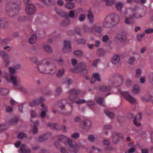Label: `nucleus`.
Wrapping results in <instances>:
<instances>
[{
    "instance_id": "9b49d317",
    "label": "nucleus",
    "mask_w": 153,
    "mask_h": 153,
    "mask_svg": "<svg viewBox=\"0 0 153 153\" xmlns=\"http://www.w3.org/2000/svg\"><path fill=\"white\" fill-rule=\"evenodd\" d=\"M0 55L3 59L5 63H6V66H7L9 63V61L8 60V56L7 54L4 51H1L0 52Z\"/></svg>"
},
{
    "instance_id": "6e6d98bb",
    "label": "nucleus",
    "mask_w": 153,
    "mask_h": 153,
    "mask_svg": "<svg viewBox=\"0 0 153 153\" xmlns=\"http://www.w3.org/2000/svg\"><path fill=\"white\" fill-rule=\"evenodd\" d=\"M44 48L46 51H47L48 52H50L52 51V49L49 46H45L44 47Z\"/></svg>"
},
{
    "instance_id": "f8f14e48",
    "label": "nucleus",
    "mask_w": 153,
    "mask_h": 153,
    "mask_svg": "<svg viewBox=\"0 0 153 153\" xmlns=\"http://www.w3.org/2000/svg\"><path fill=\"white\" fill-rule=\"evenodd\" d=\"M83 127L86 129H89L92 127V123L91 122L88 120H83Z\"/></svg>"
},
{
    "instance_id": "aec40b11",
    "label": "nucleus",
    "mask_w": 153,
    "mask_h": 153,
    "mask_svg": "<svg viewBox=\"0 0 153 153\" xmlns=\"http://www.w3.org/2000/svg\"><path fill=\"white\" fill-rule=\"evenodd\" d=\"M41 106L42 108V112L40 114V116L42 117H45L46 113L48 112L47 108L43 103L41 104Z\"/></svg>"
},
{
    "instance_id": "37998d69",
    "label": "nucleus",
    "mask_w": 153,
    "mask_h": 153,
    "mask_svg": "<svg viewBox=\"0 0 153 153\" xmlns=\"http://www.w3.org/2000/svg\"><path fill=\"white\" fill-rule=\"evenodd\" d=\"M135 60V58L134 56L130 57L128 60V63L130 65H133Z\"/></svg>"
},
{
    "instance_id": "a18cd8bd",
    "label": "nucleus",
    "mask_w": 153,
    "mask_h": 153,
    "mask_svg": "<svg viewBox=\"0 0 153 153\" xmlns=\"http://www.w3.org/2000/svg\"><path fill=\"white\" fill-rule=\"evenodd\" d=\"M74 53L75 55L77 56H81L82 55V52L79 50L75 51L74 52Z\"/></svg>"
},
{
    "instance_id": "b1692460",
    "label": "nucleus",
    "mask_w": 153,
    "mask_h": 153,
    "mask_svg": "<svg viewBox=\"0 0 153 153\" xmlns=\"http://www.w3.org/2000/svg\"><path fill=\"white\" fill-rule=\"evenodd\" d=\"M141 119V116L140 115L137 116L134 119V124L135 125L138 126L140 125L141 123L140 120Z\"/></svg>"
},
{
    "instance_id": "3c124183",
    "label": "nucleus",
    "mask_w": 153,
    "mask_h": 153,
    "mask_svg": "<svg viewBox=\"0 0 153 153\" xmlns=\"http://www.w3.org/2000/svg\"><path fill=\"white\" fill-rule=\"evenodd\" d=\"M83 29L85 32L91 33L90 31V30H89V27L87 26L86 25H84L83 26Z\"/></svg>"
},
{
    "instance_id": "f704fd0d",
    "label": "nucleus",
    "mask_w": 153,
    "mask_h": 153,
    "mask_svg": "<svg viewBox=\"0 0 153 153\" xmlns=\"http://www.w3.org/2000/svg\"><path fill=\"white\" fill-rule=\"evenodd\" d=\"M111 88V87L102 86L100 87V90L102 91L106 92L110 90Z\"/></svg>"
},
{
    "instance_id": "4be33fe9",
    "label": "nucleus",
    "mask_w": 153,
    "mask_h": 153,
    "mask_svg": "<svg viewBox=\"0 0 153 153\" xmlns=\"http://www.w3.org/2000/svg\"><path fill=\"white\" fill-rule=\"evenodd\" d=\"M96 80L98 82L100 81V75L97 73H95L93 74V77L91 81V83H94Z\"/></svg>"
},
{
    "instance_id": "2eb2a0df",
    "label": "nucleus",
    "mask_w": 153,
    "mask_h": 153,
    "mask_svg": "<svg viewBox=\"0 0 153 153\" xmlns=\"http://www.w3.org/2000/svg\"><path fill=\"white\" fill-rule=\"evenodd\" d=\"M45 100V98L44 97H41L39 99L36 100L31 102L30 104V105L32 107L36 105L39 104L41 101Z\"/></svg>"
},
{
    "instance_id": "473e14b6",
    "label": "nucleus",
    "mask_w": 153,
    "mask_h": 153,
    "mask_svg": "<svg viewBox=\"0 0 153 153\" xmlns=\"http://www.w3.org/2000/svg\"><path fill=\"white\" fill-rule=\"evenodd\" d=\"M9 93V90L6 89H4L0 88V95H5Z\"/></svg>"
},
{
    "instance_id": "13d9d810",
    "label": "nucleus",
    "mask_w": 153,
    "mask_h": 153,
    "mask_svg": "<svg viewBox=\"0 0 153 153\" xmlns=\"http://www.w3.org/2000/svg\"><path fill=\"white\" fill-rule=\"evenodd\" d=\"M149 79L150 82L153 84V73H151L149 74Z\"/></svg>"
},
{
    "instance_id": "58836bf2",
    "label": "nucleus",
    "mask_w": 153,
    "mask_h": 153,
    "mask_svg": "<svg viewBox=\"0 0 153 153\" xmlns=\"http://www.w3.org/2000/svg\"><path fill=\"white\" fill-rule=\"evenodd\" d=\"M105 113L108 117L110 118H113L114 117V114L113 113L110 112L108 110H105Z\"/></svg>"
},
{
    "instance_id": "09e8293b",
    "label": "nucleus",
    "mask_w": 153,
    "mask_h": 153,
    "mask_svg": "<svg viewBox=\"0 0 153 153\" xmlns=\"http://www.w3.org/2000/svg\"><path fill=\"white\" fill-rule=\"evenodd\" d=\"M102 41L104 42H108L109 40L108 36L107 35H104L102 38Z\"/></svg>"
},
{
    "instance_id": "0eeeda50",
    "label": "nucleus",
    "mask_w": 153,
    "mask_h": 153,
    "mask_svg": "<svg viewBox=\"0 0 153 153\" xmlns=\"http://www.w3.org/2000/svg\"><path fill=\"white\" fill-rule=\"evenodd\" d=\"M108 16L110 21V23L111 24V26L116 25L118 23L120 18L119 16L115 14H111Z\"/></svg>"
},
{
    "instance_id": "338daca9",
    "label": "nucleus",
    "mask_w": 153,
    "mask_h": 153,
    "mask_svg": "<svg viewBox=\"0 0 153 153\" xmlns=\"http://www.w3.org/2000/svg\"><path fill=\"white\" fill-rule=\"evenodd\" d=\"M86 103L87 105L89 106L93 105L94 104V102L93 101L91 100L87 101Z\"/></svg>"
},
{
    "instance_id": "c85d7f7f",
    "label": "nucleus",
    "mask_w": 153,
    "mask_h": 153,
    "mask_svg": "<svg viewBox=\"0 0 153 153\" xmlns=\"http://www.w3.org/2000/svg\"><path fill=\"white\" fill-rule=\"evenodd\" d=\"M36 39V36L35 34H33L30 37L29 42L30 43L32 44L35 42Z\"/></svg>"
},
{
    "instance_id": "69168bd1",
    "label": "nucleus",
    "mask_w": 153,
    "mask_h": 153,
    "mask_svg": "<svg viewBox=\"0 0 153 153\" xmlns=\"http://www.w3.org/2000/svg\"><path fill=\"white\" fill-rule=\"evenodd\" d=\"M145 32L147 33H150L153 32V29L149 28L145 30Z\"/></svg>"
},
{
    "instance_id": "20e7f679",
    "label": "nucleus",
    "mask_w": 153,
    "mask_h": 153,
    "mask_svg": "<svg viewBox=\"0 0 153 153\" xmlns=\"http://www.w3.org/2000/svg\"><path fill=\"white\" fill-rule=\"evenodd\" d=\"M69 93L68 99L71 102H75L78 104H81L85 102V100L84 99H79L76 101V97H75V95H80V96H82V93L79 90H72L69 91Z\"/></svg>"
},
{
    "instance_id": "a211bd4d",
    "label": "nucleus",
    "mask_w": 153,
    "mask_h": 153,
    "mask_svg": "<svg viewBox=\"0 0 153 153\" xmlns=\"http://www.w3.org/2000/svg\"><path fill=\"white\" fill-rule=\"evenodd\" d=\"M103 27L106 28L110 27L113 26H111V24L110 23V21L107 16L103 22L102 23Z\"/></svg>"
},
{
    "instance_id": "f03ea898",
    "label": "nucleus",
    "mask_w": 153,
    "mask_h": 153,
    "mask_svg": "<svg viewBox=\"0 0 153 153\" xmlns=\"http://www.w3.org/2000/svg\"><path fill=\"white\" fill-rule=\"evenodd\" d=\"M4 77L8 82H11L13 85L19 89L22 90L23 88L20 85V78L16 76L10 75L7 72L4 73Z\"/></svg>"
},
{
    "instance_id": "ea45409f",
    "label": "nucleus",
    "mask_w": 153,
    "mask_h": 153,
    "mask_svg": "<svg viewBox=\"0 0 153 153\" xmlns=\"http://www.w3.org/2000/svg\"><path fill=\"white\" fill-rule=\"evenodd\" d=\"M96 102L100 105L102 106H104L103 100L102 98L98 97L96 99Z\"/></svg>"
},
{
    "instance_id": "bf43d9fd",
    "label": "nucleus",
    "mask_w": 153,
    "mask_h": 153,
    "mask_svg": "<svg viewBox=\"0 0 153 153\" xmlns=\"http://www.w3.org/2000/svg\"><path fill=\"white\" fill-rule=\"evenodd\" d=\"M97 53L100 55H102L105 53V51L102 48H99L97 50Z\"/></svg>"
},
{
    "instance_id": "5701e85b",
    "label": "nucleus",
    "mask_w": 153,
    "mask_h": 153,
    "mask_svg": "<svg viewBox=\"0 0 153 153\" xmlns=\"http://www.w3.org/2000/svg\"><path fill=\"white\" fill-rule=\"evenodd\" d=\"M112 136L114 138L113 139V141L114 143H116V142H117L118 140V138L117 139V140H115L114 138L116 137L118 138V137L123 138V135L117 132H114L112 134Z\"/></svg>"
},
{
    "instance_id": "7ed1b4c3",
    "label": "nucleus",
    "mask_w": 153,
    "mask_h": 153,
    "mask_svg": "<svg viewBox=\"0 0 153 153\" xmlns=\"http://www.w3.org/2000/svg\"><path fill=\"white\" fill-rule=\"evenodd\" d=\"M50 62V60L48 58L42 60L39 63L36 68L37 70L40 73L48 74L49 73L48 69L49 68Z\"/></svg>"
},
{
    "instance_id": "8fccbe9b",
    "label": "nucleus",
    "mask_w": 153,
    "mask_h": 153,
    "mask_svg": "<svg viewBox=\"0 0 153 153\" xmlns=\"http://www.w3.org/2000/svg\"><path fill=\"white\" fill-rule=\"evenodd\" d=\"M26 137V134L22 132L19 133L17 136L18 138L19 139H22Z\"/></svg>"
},
{
    "instance_id": "7c9ffc66",
    "label": "nucleus",
    "mask_w": 153,
    "mask_h": 153,
    "mask_svg": "<svg viewBox=\"0 0 153 153\" xmlns=\"http://www.w3.org/2000/svg\"><path fill=\"white\" fill-rule=\"evenodd\" d=\"M123 6V4L121 2H119L115 4V7L116 9L119 11L121 10Z\"/></svg>"
},
{
    "instance_id": "6ab92c4d",
    "label": "nucleus",
    "mask_w": 153,
    "mask_h": 153,
    "mask_svg": "<svg viewBox=\"0 0 153 153\" xmlns=\"http://www.w3.org/2000/svg\"><path fill=\"white\" fill-rule=\"evenodd\" d=\"M8 125H14L17 124L19 121V119L17 117H15L10 119L9 121L6 120Z\"/></svg>"
},
{
    "instance_id": "39448f33",
    "label": "nucleus",
    "mask_w": 153,
    "mask_h": 153,
    "mask_svg": "<svg viewBox=\"0 0 153 153\" xmlns=\"http://www.w3.org/2000/svg\"><path fill=\"white\" fill-rule=\"evenodd\" d=\"M85 68V64L82 63L78 64L77 67L71 68V70L73 72L78 73L81 75H84L88 73V71Z\"/></svg>"
},
{
    "instance_id": "49530a36",
    "label": "nucleus",
    "mask_w": 153,
    "mask_h": 153,
    "mask_svg": "<svg viewBox=\"0 0 153 153\" xmlns=\"http://www.w3.org/2000/svg\"><path fill=\"white\" fill-rule=\"evenodd\" d=\"M72 81L71 79H66L65 81V83L66 85L68 86L71 84L72 83Z\"/></svg>"
},
{
    "instance_id": "72a5a7b5",
    "label": "nucleus",
    "mask_w": 153,
    "mask_h": 153,
    "mask_svg": "<svg viewBox=\"0 0 153 153\" xmlns=\"http://www.w3.org/2000/svg\"><path fill=\"white\" fill-rule=\"evenodd\" d=\"M88 17L90 23H92L94 21V18L92 13L90 11H89Z\"/></svg>"
},
{
    "instance_id": "de8ad7c7",
    "label": "nucleus",
    "mask_w": 153,
    "mask_h": 153,
    "mask_svg": "<svg viewBox=\"0 0 153 153\" xmlns=\"http://www.w3.org/2000/svg\"><path fill=\"white\" fill-rule=\"evenodd\" d=\"M86 17V16L84 14H81L79 17V20L80 22H82L85 19Z\"/></svg>"
},
{
    "instance_id": "423d86ee",
    "label": "nucleus",
    "mask_w": 153,
    "mask_h": 153,
    "mask_svg": "<svg viewBox=\"0 0 153 153\" xmlns=\"http://www.w3.org/2000/svg\"><path fill=\"white\" fill-rule=\"evenodd\" d=\"M118 92L123 96L130 103L134 104L136 102V99L131 96L128 92H122L121 89H118Z\"/></svg>"
},
{
    "instance_id": "c756f323",
    "label": "nucleus",
    "mask_w": 153,
    "mask_h": 153,
    "mask_svg": "<svg viewBox=\"0 0 153 153\" xmlns=\"http://www.w3.org/2000/svg\"><path fill=\"white\" fill-rule=\"evenodd\" d=\"M7 123H6V121L4 123H3L0 124V132L4 131L6 129V125Z\"/></svg>"
},
{
    "instance_id": "393cba45",
    "label": "nucleus",
    "mask_w": 153,
    "mask_h": 153,
    "mask_svg": "<svg viewBox=\"0 0 153 153\" xmlns=\"http://www.w3.org/2000/svg\"><path fill=\"white\" fill-rule=\"evenodd\" d=\"M56 68L55 66L49 65V68L48 69L49 73L48 74H53L56 71Z\"/></svg>"
},
{
    "instance_id": "f3484780",
    "label": "nucleus",
    "mask_w": 153,
    "mask_h": 153,
    "mask_svg": "<svg viewBox=\"0 0 153 153\" xmlns=\"http://www.w3.org/2000/svg\"><path fill=\"white\" fill-rule=\"evenodd\" d=\"M67 103L68 104H69L70 105L71 108L72 107V105L71 103H69L66 99H64L61 100L59 101L58 102V106L61 107V108H63L65 106V103Z\"/></svg>"
},
{
    "instance_id": "412c9836",
    "label": "nucleus",
    "mask_w": 153,
    "mask_h": 153,
    "mask_svg": "<svg viewBox=\"0 0 153 153\" xmlns=\"http://www.w3.org/2000/svg\"><path fill=\"white\" fill-rule=\"evenodd\" d=\"M51 135V134L50 133L42 134L39 137L38 140L40 142L44 141L45 140H47Z\"/></svg>"
},
{
    "instance_id": "5fc2aeb1",
    "label": "nucleus",
    "mask_w": 153,
    "mask_h": 153,
    "mask_svg": "<svg viewBox=\"0 0 153 153\" xmlns=\"http://www.w3.org/2000/svg\"><path fill=\"white\" fill-rule=\"evenodd\" d=\"M79 133H76L73 134L71 135V137L74 139H76L79 137Z\"/></svg>"
},
{
    "instance_id": "e433bc0d",
    "label": "nucleus",
    "mask_w": 153,
    "mask_h": 153,
    "mask_svg": "<svg viewBox=\"0 0 153 153\" xmlns=\"http://www.w3.org/2000/svg\"><path fill=\"white\" fill-rule=\"evenodd\" d=\"M65 7L68 9H73L74 7V4L73 3L67 2L65 5Z\"/></svg>"
},
{
    "instance_id": "052dcab7",
    "label": "nucleus",
    "mask_w": 153,
    "mask_h": 153,
    "mask_svg": "<svg viewBox=\"0 0 153 153\" xmlns=\"http://www.w3.org/2000/svg\"><path fill=\"white\" fill-rule=\"evenodd\" d=\"M9 41L6 39L0 40V43L2 45H6Z\"/></svg>"
},
{
    "instance_id": "bb28decb",
    "label": "nucleus",
    "mask_w": 153,
    "mask_h": 153,
    "mask_svg": "<svg viewBox=\"0 0 153 153\" xmlns=\"http://www.w3.org/2000/svg\"><path fill=\"white\" fill-rule=\"evenodd\" d=\"M144 14H141L135 13L131 16V18L133 19H138L143 17Z\"/></svg>"
},
{
    "instance_id": "dca6fc26",
    "label": "nucleus",
    "mask_w": 153,
    "mask_h": 153,
    "mask_svg": "<svg viewBox=\"0 0 153 153\" xmlns=\"http://www.w3.org/2000/svg\"><path fill=\"white\" fill-rule=\"evenodd\" d=\"M120 60V56L118 54L113 56L111 59V62L113 64H116L118 63Z\"/></svg>"
},
{
    "instance_id": "4468645a",
    "label": "nucleus",
    "mask_w": 153,
    "mask_h": 153,
    "mask_svg": "<svg viewBox=\"0 0 153 153\" xmlns=\"http://www.w3.org/2000/svg\"><path fill=\"white\" fill-rule=\"evenodd\" d=\"M19 153H30V151L28 147L23 144L19 150Z\"/></svg>"
},
{
    "instance_id": "603ef678",
    "label": "nucleus",
    "mask_w": 153,
    "mask_h": 153,
    "mask_svg": "<svg viewBox=\"0 0 153 153\" xmlns=\"http://www.w3.org/2000/svg\"><path fill=\"white\" fill-rule=\"evenodd\" d=\"M55 10L56 12L60 16H62V13H65L64 11L59 10L56 8L55 9Z\"/></svg>"
},
{
    "instance_id": "ddd939ff",
    "label": "nucleus",
    "mask_w": 153,
    "mask_h": 153,
    "mask_svg": "<svg viewBox=\"0 0 153 153\" xmlns=\"http://www.w3.org/2000/svg\"><path fill=\"white\" fill-rule=\"evenodd\" d=\"M102 27L100 26H93L90 29V32L93 33L94 30L98 33H101L102 30Z\"/></svg>"
},
{
    "instance_id": "4d7b16f0",
    "label": "nucleus",
    "mask_w": 153,
    "mask_h": 153,
    "mask_svg": "<svg viewBox=\"0 0 153 153\" xmlns=\"http://www.w3.org/2000/svg\"><path fill=\"white\" fill-rule=\"evenodd\" d=\"M8 69L9 70V72L10 74H13L15 73L16 71V69L15 68H12V67H10L8 68Z\"/></svg>"
},
{
    "instance_id": "4c0bfd02",
    "label": "nucleus",
    "mask_w": 153,
    "mask_h": 153,
    "mask_svg": "<svg viewBox=\"0 0 153 153\" xmlns=\"http://www.w3.org/2000/svg\"><path fill=\"white\" fill-rule=\"evenodd\" d=\"M64 70L63 69H59L57 72V75L59 77H61L64 75Z\"/></svg>"
},
{
    "instance_id": "9d476101",
    "label": "nucleus",
    "mask_w": 153,
    "mask_h": 153,
    "mask_svg": "<svg viewBox=\"0 0 153 153\" xmlns=\"http://www.w3.org/2000/svg\"><path fill=\"white\" fill-rule=\"evenodd\" d=\"M64 47L62 51L64 52H69L71 51V47L70 42L68 41H65Z\"/></svg>"
},
{
    "instance_id": "cd10ccee",
    "label": "nucleus",
    "mask_w": 153,
    "mask_h": 153,
    "mask_svg": "<svg viewBox=\"0 0 153 153\" xmlns=\"http://www.w3.org/2000/svg\"><path fill=\"white\" fill-rule=\"evenodd\" d=\"M140 91V89L139 86L137 85H135L133 88L132 91V92L134 94H137Z\"/></svg>"
},
{
    "instance_id": "a878e982",
    "label": "nucleus",
    "mask_w": 153,
    "mask_h": 153,
    "mask_svg": "<svg viewBox=\"0 0 153 153\" xmlns=\"http://www.w3.org/2000/svg\"><path fill=\"white\" fill-rule=\"evenodd\" d=\"M102 1L105 2V5L108 6H111L116 2L115 0H102Z\"/></svg>"
},
{
    "instance_id": "680f3d73",
    "label": "nucleus",
    "mask_w": 153,
    "mask_h": 153,
    "mask_svg": "<svg viewBox=\"0 0 153 153\" xmlns=\"http://www.w3.org/2000/svg\"><path fill=\"white\" fill-rule=\"evenodd\" d=\"M85 42V40L83 39H79L77 41V43L79 44H84Z\"/></svg>"
},
{
    "instance_id": "864d4df0",
    "label": "nucleus",
    "mask_w": 153,
    "mask_h": 153,
    "mask_svg": "<svg viewBox=\"0 0 153 153\" xmlns=\"http://www.w3.org/2000/svg\"><path fill=\"white\" fill-rule=\"evenodd\" d=\"M136 77L137 78L139 77L141 73V71L140 69H137L136 71Z\"/></svg>"
},
{
    "instance_id": "79ce46f5",
    "label": "nucleus",
    "mask_w": 153,
    "mask_h": 153,
    "mask_svg": "<svg viewBox=\"0 0 153 153\" xmlns=\"http://www.w3.org/2000/svg\"><path fill=\"white\" fill-rule=\"evenodd\" d=\"M39 124V122L38 121H36L35 122V125L34 126L33 128V134H35L37 133L38 132V129L37 128L36 126L35 125L37 126Z\"/></svg>"
},
{
    "instance_id": "c03bdc74",
    "label": "nucleus",
    "mask_w": 153,
    "mask_h": 153,
    "mask_svg": "<svg viewBox=\"0 0 153 153\" xmlns=\"http://www.w3.org/2000/svg\"><path fill=\"white\" fill-rule=\"evenodd\" d=\"M88 140L90 142H93L95 139V137L92 134H90L88 136Z\"/></svg>"
},
{
    "instance_id": "f257e3e1",
    "label": "nucleus",
    "mask_w": 153,
    "mask_h": 153,
    "mask_svg": "<svg viewBox=\"0 0 153 153\" xmlns=\"http://www.w3.org/2000/svg\"><path fill=\"white\" fill-rule=\"evenodd\" d=\"M58 138L60 140L63 142L65 144H68L69 146V150L72 152L76 153L77 152L79 146L78 144L74 141L64 136L59 135Z\"/></svg>"
},
{
    "instance_id": "1a4fd4ad",
    "label": "nucleus",
    "mask_w": 153,
    "mask_h": 153,
    "mask_svg": "<svg viewBox=\"0 0 153 153\" xmlns=\"http://www.w3.org/2000/svg\"><path fill=\"white\" fill-rule=\"evenodd\" d=\"M126 35L125 32H121L117 34L115 36V38L121 42H124L126 40Z\"/></svg>"
},
{
    "instance_id": "e2e57ef3",
    "label": "nucleus",
    "mask_w": 153,
    "mask_h": 153,
    "mask_svg": "<svg viewBox=\"0 0 153 153\" xmlns=\"http://www.w3.org/2000/svg\"><path fill=\"white\" fill-rule=\"evenodd\" d=\"M145 34L144 33L138 35L137 36V39L139 41H140L141 39V38L145 36Z\"/></svg>"
},
{
    "instance_id": "2f4dec72",
    "label": "nucleus",
    "mask_w": 153,
    "mask_h": 153,
    "mask_svg": "<svg viewBox=\"0 0 153 153\" xmlns=\"http://www.w3.org/2000/svg\"><path fill=\"white\" fill-rule=\"evenodd\" d=\"M78 10H71L69 13L68 16H69L71 18H73L74 17L75 14H76V15H77V12Z\"/></svg>"
},
{
    "instance_id": "774afa93",
    "label": "nucleus",
    "mask_w": 153,
    "mask_h": 153,
    "mask_svg": "<svg viewBox=\"0 0 153 153\" xmlns=\"http://www.w3.org/2000/svg\"><path fill=\"white\" fill-rule=\"evenodd\" d=\"M3 48L4 50L8 52L10 51L11 49L10 47L8 46L4 47Z\"/></svg>"
},
{
    "instance_id": "a19ab883",
    "label": "nucleus",
    "mask_w": 153,
    "mask_h": 153,
    "mask_svg": "<svg viewBox=\"0 0 153 153\" xmlns=\"http://www.w3.org/2000/svg\"><path fill=\"white\" fill-rule=\"evenodd\" d=\"M7 23L6 21L4 19H0V27H4Z\"/></svg>"
},
{
    "instance_id": "0e129e2a",
    "label": "nucleus",
    "mask_w": 153,
    "mask_h": 153,
    "mask_svg": "<svg viewBox=\"0 0 153 153\" xmlns=\"http://www.w3.org/2000/svg\"><path fill=\"white\" fill-rule=\"evenodd\" d=\"M6 111L8 113H11L13 111V108L12 107L8 106L6 108Z\"/></svg>"
},
{
    "instance_id": "6e6552de",
    "label": "nucleus",
    "mask_w": 153,
    "mask_h": 153,
    "mask_svg": "<svg viewBox=\"0 0 153 153\" xmlns=\"http://www.w3.org/2000/svg\"><path fill=\"white\" fill-rule=\"evenodd\" d=\"M25 10L27 14H33L36 11L35 6L32 4H28L26 7Z\"/></svg>"
},
{
    "instance_id": "c9c22d12",
    "label": "nucleus",
    "mask_w": 153,
    "mask_h": 153,
    "mask_svg": "<svg viewBox=\"0 0 153 153\" xmlns=\"http://www.w3.org/2000/svg\"><path fill=\"white\" fill-rule=\"evenodd\" d=\"M132 19L131 18V16L129 17H126L124 20V22L126 25H130L132 23L131 19Z\"/></svg>"
}]
</instances>
